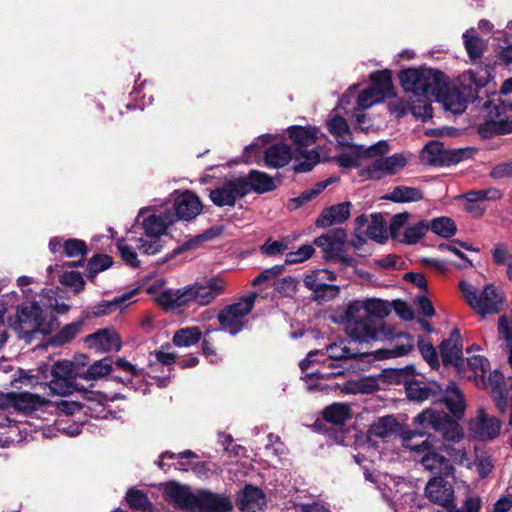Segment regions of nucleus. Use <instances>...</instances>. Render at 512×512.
Masks as SVG:
<instances>
[{
	"mask_svg": "<svg viewBox=\"0 0 512 512\" xmlns=\"http://www.w3.org/2000/svg\"><path fill=\"white\" fill-rule=\"evenodd\" d=\"M86 243L79 239H67L63 242V253L67 257L85 256L87 254Z\"/></svg>",
	"mask_w": 512,
	"mask_h": 512,
	"instance_id": "59",
	"label": "nucleus"
},
{
	"mask_svg": "<svg viewBox=\"0 0 512 512\" xmlns=\"http://www.w3.org/2000/svg\"><path fill=\"white\" fill-rule=\"evenodd\" d=\"M384 198L396 203L416 202L423 198V193L418 188L397 186Z\"/></svg>",
	"mask_w": 512,
	"mask_h": 512,
	"instance_id": "40",
	"label": "nucleus"
},
{
	"mask_svg": "<svg viewBox=\"0 0 512 512\" xmlns=\"http://www.w3.org/2000/svg\"><path fill=\"white\" fill-rule=\"evenodd\" d=\"M462 150L445 149L439 141L429 142L421 151L420 159L424 164L434 166H449L463 159Z\"/></svg>",
	"mask_w": 512,
	"mask_h": 512,
	"instance_id": "20",
	"label": "nucleus"
},
{
	"mask_svg": "<svg viewBox=\"0 0 512 512\" xmlns=\"http://www.w3.org/2000/svg\"><path fill=\"white\" fill-rule=\"evenodd\" d=\"M465 48L471 59L479 58L484 50V41L476 35V31L471 28L463 34Z\"/></svg>",
	"mask_w": 512,
	"mask_h": 512,
	"instance_id": "45",
	"label": "nucleus"
},
{
	"mask_svg": "<svg viewBox=\"0 0 512 512\" xmlns=\"http://www.w3.org/2000/svg\"><path fill=\"white\" fill-rule=\"evenodd\" d=\"M112 263V258L108 255L93 256L87 264V277L94 279L98 273L111 267Z\"/></svg>",
	"mask_w": 512,
	"mask_h": 512,
	"instance_id": "51",
	"label": "nucleus"
},
{
	"mask_svg": "<svg viewBox=\"0 0 512 512\" xmlns=\"http://www.w3.org/2000/svg\"><path fill=\"white\" fill-rule=\"evenodd\" d=\"M292 158V152L286 144H275L265 151V163L271 168L285 166Z\"/></svg>",
	"mask_w": 512,
	"mask_h": 512,
	"instance_id": "33",
	"label": "nucleus"
},
{
	"mask_svg": "<svg viewBox=\"0 0 512 512\" xmlns=\"http://www.w3.org/2000/svg\"><path fill=\"white\" fill-rule=\"evenodd\" d=\"M418 349L422 357L432 369L439 368L440 362L438 359V354L431 342L424 339L423 337H420L418 340Z\"/></svg>",
	"mask_w": 512,
	"mask_h": 512,
	"instance_id": "53",
	"label": "nucleus"
},
{
	"mask_svg": "<svg viewBox=\"0 0 512 512\" xmlns=\"http://www.w3.org/2000/svg\"><path fill=\"white\" fill-rule=\"evenodd\" d=\"M231 510L232 503L227 497L203 491L197 494L193 512H227Z\"/></svg>",
	"mask_w": 512,
	"mask_h": 512,
	"instance_id": "30",
	"label": "nucleus"
},
{
	"mask_svg": "<svg viewBox=\"0 0 512 512\" xmlns=\"http://www.w3.org/2000/svg\"><path fill=\"white\" fill-rule=\"evenodd\" d=\"M429 229L438 236L449 238L456 234L454 221L448 217H438L429 223Z\"/></svg>",
	"mask_w": 512,
	"mask_h": 512,
	"instance_id": "46",
	"label": "nucleus"
},
{
	"mask_svg": "<svg viewBox=\"0 0 512 512\" xmlns=\"http://www.w3.org/2000/svg\"><path fill=\"white\" fill-rule=\"evenodd\" d=\"M442 362L445 366H454L460 377H466L462 366L465 364L462 353V339L458 329H453L448 339H444L440 346Z\"/></svg>",
	"mask_w": 512,
	"mask_h": 512,
	"instance_id": "21",
	"label": "nucleus"
},
{
	"mask_svg": "<svg viewBox=\"0 0 512 512\" xmlns=\"http://www.w3.org/2000/svg\"><path fill=\"white\" fill-rule=\"evenodd\" d=\"M80 325L77 323H71L61 329L54 337V343L58 345L65 344L71 341L79 332Z\"/></svg>",
	"mask_w": 512,
	"mask_h": 512,
	"instance_id": "64",
	"label": "nucleus"
},
{
	"mask_svg": "<svg viewBox=\"0 0 512 512\" xmlns=\"http://www.w3.org/2000/svg\"><path fill=\"white\" fill-rule=\"evenodd\" d=\"M468 305L479 315L485 317L500 312L504 296L493 284H487L479 291L472 284L462 281L459 284Z\"/></svg>",
	"mask_w": 512,
	"mask_h": 512,
	"instance_id": "11",
	"label": "nucleus"
},
{
	"mask_svg": "<svg viewBox=\"0 0 512 512\" xmlns=\"http://www.w3.org/2000/svg\"><path fill=\"white\" fill-rule=\"evenodd\" d=\"M444 74L431 68H408L401 71L399 79L405 92L411 96L410 113L417 119L432 118L431 99L443 86Z\"/></svg>",
	"mask_w": 512,
	"mask_h": 512,
	"instance_id": "1",
	"label": "nucleus"
},
{
	"mask_svg": "<svg viewBox=\"0 0 512 512\" xmlns=\"http://www.w3.org/2000/svg\"><path fill=\"white\" fill-rule=\"evenodd\" d=\"M398 423L392 416L378 418L369 428L371 437L388 438L397 432Z\"/></svg>",
	"mask_w": 512,
	"mask_h": 512,
	"instance_id": "38",
	"label": "nucleus"
},
{
	"mask_svg": "<svg viewBox=\"0 0 512 512\" xmlns=\"http://www.w3.org/2000/svg\"><path fill=\"white\" fill-rule=\"evenodd\" d=\"M296 165L295 171L304 173L312 170V168L319 162L320 155L316 150H301L295 157Z\"/></svg>",
	"mask_w": 512,
	"mask_h": 512,
	"instance_id": "48",
	"label": "nucleus"
},
{
	"mask_svg": "<svg viewBox=\"0 0 512 512\" xmlns=\"http://www.w3.org/2000/svg\"><path fill=\"white\" fill-rule=\"evenodd\" d=\"M491 70L492 68L486 65L463 72L458 77L459 88H450L443 76V86L440 87L439 93H435L433 99L441 103L446 111L461 114L466 110L467 103L475 99V92L491 80Z\"/></svg>",
	"mask_w": 512,
	"mask_h": 512,
	"instance_id": "3",
	"label": "nucleus"
},
{
	"mask_svg": "<svg viewBox=\"0 0 512 512\" xmlns=\"http://www.w3.org/2000/svg\"><path fill=\"white\" fill-rule=\"evenodd\" d=\"M166 209H159L156 204L140 209L137 221H140L142 234L129 238L136 243L142 254L155 255L163 248L162 237L167 234L169 226L173 225Z\"/></svg>",
	"mask_w": 512,
	"mask_h": 512,
	"instance_id": "5",
	"label": "nucleus"
},
{
	"mask_svg": "<svg viewBox=\"0 0 512 512\" xmlns=\"http://www.w3.org/2000/svg\"><path fill=\"white\" fill-rule=\"evenodd\" d=\"M491 254L494 263L497 265H507L512 262V253L504 243L495 244Z\"/></svg>",
	"mask_w": 512,
	"mask_h": 512,
	"instance_id": "61",
	"label": "nucleus"
},
{
	"mask_svg": "<svg viewBox=\"0 0 512 512\" xmlns=\"http://www.w3.org/2000/svg\"><path fill=\"white\" fill-rule=\"evenodd\" d=\"M54 322L55 318L34 301L18 307L12 328L20 338L30 342L37 332L50 333Z\"/></svg>",
	"mask_w": 512,
	"mask_h": 512,
	"instance_id": "10",
	"label": "nucleus"
},
{
	"mask_svg": "<svg viewBox=\"0 0 512 512\" xmlns=\"http://www.w3.org/2000/svg\"><path fill=\"white\" fill-rule=\"evenodd\" d=\"M202 333L198 327H187L178 330L173 336V344L177 347H190L201 339Z\"/></svg>",
	"mask_w": 512,
	"mask_h": 512,
	"instance_id": "42",
	"label": "nucleus"
},
{
	"mask_svg": "<svg viewBox=\"0 0 512 512\" xmlns=\"http://www.w3.org/2000/svg\"><path fill=\"white\" fill-rule=\"evenodd\" d=\"M501 422L480 408L469 422L470 434L478 440H491L500 434Z\"/></svg>",
	"mask_w": 512,
	"mask_h": 512,
	"instance_id": "23",
	"label": "nucleus"
},
{
	"mask_svg": "<svg viewBox=\"0 0 512 512\" xmlns=\"http://www.w3.org/2000/svg\"><path fill=\"white\" fill-rule=\"evenodd\" d=\"M298 281L293 276H285L276 280L273 284L274 290L285 297H291L296 293Z\"/></svg>",
	"mask_w": 512,
	"mask_h": 512,
	"instance_id": "58",
	"label": "nucleus"
},
{
	"mask_svg": "<svg viewBox=\"0 0 512 512\" xmlns=\"http://www.w3.org/2000/svg\"><path fill=\"white\" fill-rule=\"evenodd\" d=\"M346 237L345 230L337 228L315 238L314 244L322 249L326 260L349 262L351 259L343 255Z\"/></svg>",
	"mask_w": 512,
	"mask_h": 512,
	"instance_id": "22",
	"label": "nucleus"
},
{
	"mask_svg": "<svg viewBox=\"0 0 512 512\" xmlns=\"http://www.w3.org/2000/svg\"><path fill=\"white\" fill-rule=\"evenodd\" d=\"M413 424L421 430L432 429L439 432L448 444H442L441 447L447 455L457 464L471 467V460L468 457L466 449L462 445L455 446L463 438V431L457 421L452 420L450 416L433 408L423 410L413 419Z\"/></svg>",
	"mask_w": 512,
	"mask_h": 512,
	"instance_id": "4",
	"label": "nucleus"
},
{
	"mask_svg": "<svg viewBox=\"0 0 512 512\" xmlns=\"http://www.w3.org/2000/svg\"><path fill=\"white\" fill-rule=\"evenodd\" d=\"M113 371V361L109 357L93 362L81 375L87 381L105 378Z\"/></svg>",
	"mask_w": 512,
	"mask_h": 512,
	"instance_id": "39",
	"label": "nucleus"
},
{
	"mask_svg": "<svg viewBox=\"0 0 512 512\" xmlns=\"http://www.w3.org/2000/svg\"><path fill=\"white\" fill-rule=\"evenodd\" d=\"M336 280V274L328 269H317L304 278V285L313 292L314 299L319 302H327L336 298L340 292L339 286L328 284V281Z\"/></svg>",
	"mask_w": 512,
	"mask_h": 512,
	"instance_id": "15",
	"label": "nucleus"
},
{
	"mask_svg": "<svg viewBox=\"0 0 512 512\" xmlns=\"http://www.w3.org/2000/svg\"><path fill=\"white\" fill-rule=\"evenodd\" d=\"M285 270V265H275L270 268L263 270L253 281V286H259L265 282L276 279Z\"/></svg>",
	"mask_w": 512,
	"mask_h": 512,
	"instance_id": "62",
	"label": "nucleus"
},
{
	"mask_svg": "<svg viewBox=\"0 0 512 512\" xmlns=\"http://www.w3.org/2000/svg\"><path fill=\"white\" fill-rule=\"evenodd\" d=\"M42 403V397L34 393L20 392L15 396V404L20 410H33Z\"/></svg>",
	"mask_w": 512,
	"mask_h": 512,
	"instance_id": "56",
	"label": "nucleus"
},
{
	"mask_svg": "<svg viewBox=\"0 0 512 512\" xmlns=\"http://www.w3.org/2000/svg\"><path fill=\"white\" fill-rule=\"evenodd\" d=\"M425 495L435 504L455 508L453 486L442 477H433L427 482Z\"/></svg>",
	"mask_w": 512,
	"mask_h": 512,
	"instance_id": "27",
	"label": "nucleus"
},
{
	"mask_svg": "<svg viewBox=\"0 0 512 512\" xmlns=\"http://www.w3.org/2000/svg\"><path fill=\"white\" fill-rule=\"evenodd\" d=\"M48 387L52 394L59 396L70 395L75 391L81 392L84 395L89 394L87 390L80 388L74 383V378L69 377H52L48 383Z\"/></svg>",
	"mask_w": 512,
	"mask_h": 512,
	"instance_id": "36",
	"label": "nucleus"
},
{
	"mask_svg": "<svg viewBox=\"0 0 512 512\" xmlns=\"http://www.w3.org/2000/svg\"><path fill=\"white\" fill-rule=\"evenodd\" d=\"M484 128L490 133L506 134L512 132V103L500 102L489 112Z\"/></svg>",
	"mask_w": 512,
	"mask_h": 512,
	"instance_id": "24",
	"label": "nucleus"
},
{
	"mask_svg": "<svg viewBox=\"0 0 512 512\" xmlns=\"http://www.w3.org/2000/svg\"><path fill=\"white\" fill-rule=\"evenodd\" d=\"M423 431L406 432L402 437L403 446L419 458L420 463L426 470L446 477L452 476L454 467L447 458L436 452L441 447L437 445L438 441L435 436L428 435L426 439L420 442L416 440V436H422Z\"/></svg>",
	"mask_w": 512,
	"mask_h": 512,
	"instance_id": "9",
	"label": "nucleus"
},
{
	"mask_svg": "<svg viewBox=\"0 0 512 512\" xmlns=\"http://www.w3.org/2000/svg\"><path fill=\"white\" fill-rule=\"evenodd\" d=\"M165 498L181 509L193 512L197 495L193 494L186 486L170 484L164 491Z\"/></svg>",
	"mask_w": 512,
	"mask_h": 512,
	"instance_id": "31",
	"label": "nucleus"
},
{
	"mask_svg": "<svg viewBox=\"0 0 512 512\" xmlns=\"http://www.w3.org/2000/svg\"><path fill=\"white\" fill-rule=\"evenodd\" d=\"M498 332L500 338L505 342L508 362L512 368V318L501 316L498 320Z\"/></svg>",
	"mask_w": 512,
	"mask_h": 512,
	"instance_id": "47",
	"label": "nucleus"
},
{
	"mask_svg": "<svg viewBox=\"0 0 512 512\" xmlns=\"http://www.w3.org/2000/svg\"><path fill=\"white\" fill-rule=\"evenodd\" d=\"M135 293L136 290H132L124 293L121 296L115 297L111 301H103L95 307L94 314L97 316L104 315L116 310L117 308L127 305V302H130Z\"/></svg>",
	"mask_w": 512,
	"mask_h": 512,
	"instance_id": "44",
	"label": "nucleus"
},
{
	"mask_svg": "<svg viewBox=\"0 0 512 512\" xmlns=\"http://www.w3.org/2000/svg\"><path fill=\"white\" fill-rule=\"evenodd\" d=\"M315 253L313 245L304 244L300 246L296 251L288 252L285 255V265H293L303 263L310 259Z\"/></svg>",
	"mask_w": 512,
	"mask_h": 512,
	"instance_id": "54",
	"label": "nucleus"
},
{
	"mask_svg": "<svg viewBox=\"0 0 512 512\" xmlns=\"http://www.w3.org/2000/svg\"><path fill=\"white\" fill-rule=\"evenodd\" d=\"M366 235L379 243H383L387 239V232L383 225L382 216L380 214L371 215V223L368 224Z\"/></svg>",
	"mask_w": 512,
	"mask_h": 512,
	"instance_id": "50",
	"label": "nucleus"
},
{
	"mask_svg": "<svg viewBox=\"0 0 512 512\" xmlns=\"http://www.w3.org/2000/svg\"><path fill=\"white\" fill-rule=\"evenodd\" d=\"M378 488L395 512H405L408 507L412 508L415 505L414 486L401 477L382 475Z\"/></svg>",
	"mask_w": 512,
	"mask_h": 512,
	"instance_id": "12",
	"label": "nucleus"
},
{
	"mask_svg": "<svg viewBox=\"0 0 512 512\" xmlns=\"http://www.w3.org/2000/svg\"><path fill=\"white\" fill-rule=\"evenodd\" d=\"M126 501L133 509L140 511H150L152 503L147 495L140 490L130 489L126 494Z\"/></svg>",
	"mask_w": 512,
	"mask_h": 512,
	"instance_id": "52",
	"label": "nucleus"
},
{
	"mask_svg": "<svg viewBox=\"0 0 512 512\" xmlns=\"http://www.w3.org/2000/svg\"><path fill=\"white\" fill-rule=\"evenodd\" d=\"M188 303H196L206 306L222 295L227 287V282L221 277H212L204 282H196L185 286Z\"/></svg>",
	"mask_w": 512,
	"mask_h": 512,
	"instance_id": "16",
	"label": "nucleus"
},
{
	"mask_svg": "<svg viewBox=\"0 0 512 512\" xmlns=\"http://www.w3.org/2000/svg\"><path fill=\"white\" fill-rule=\"evenodd\" d=\"M389 313L390 304L382 299L354 300L345 310L346 330L360 340H378L385 334L381 319Z\"/></svg>",
	"mask_w": 512,
	"mask_h": 512,
	"instance_id": "2",
	"label": "nucleus"
},
{
	"mask_svg": "<svg viewBox=\"0 0 512 512\" xmlns=\"http://www.w3.org/2000/svg\"><path fill=\"white\" fill-rule=\"evenodd\" d=\"M288 249L287 243L269 238L259 250L262 255L274 257L283 254Z\"/></svg>",
	"mask_w": 512,
	"mask_h": 512,
	"instance_id": "60",
	"label": "nucleus"
},
{
	"mask_svg": "<svg viewBox=\"0 0 512 512\" xmlns=\"http://www.w3.org/2000/svg\"><path fill=\"white\" fill-rule=\"evenodd\" d=\"M349 202L339 203L325 209L316 220L318 227H329L335 224H341L350 216Z\"/></svg>",
	"mask_w": 512,
	"mask_h": 512,
	"instance_id": "32",
	"label": "nucleus"
},
{
	"mask_svg": "<svg viewBox=\"0 0 512 512\" xmlns=\"http://www.w3.org/2000/svg\"><path fill=\"white\" fill-rule=\"evenodd\" d=\"M85 344L88 348L94 349L98 352H118L122 343L119 335L113 329H99L95 333L86 336Z\"/></svg>",
	"mask_w": 512,
	"mask_h": 512,
	"instance_id": "28",
	"label": "nucleus"
},
{
	"mask_svg": "<svg viewBox=\"0 0 512 512\" xmlns=\"http://www.w3.org/2000/svg\"><path fill=\"white\" fill-rule=\"evenodd\" d=\"M245 179L246 184L250 186L249 192L253 190L262 194L276 188L273 178L264 172L252 170Z\"/></svg>",
	"mask_w": 512,
	"mask_h": 512,
	"instance_id": "35",
	"label": "nucleus"
},
{
	"mask_svg": "<svg viewBox=\"0 0 512 512\" xmlns=\"http://www.w3.org/2000/svg\"><path fill=\"white\" fill-rule=\"evenodd\" d=\"M256 298L257 294L253 292L241 298L238 302L225 307L218 315L220 330L233 336L242 331Z\"/></svg>",
	"mask_w": 512,
	"mask_h": 512,
	"instance_id": "13",
	"label": "nucleus"
},
{
	"mask_svg": "<svg viewBox=\"0 0 512 512\" xmlns=\"http://www.w3.org/2000/svg\"><path fill=\"white\" fill-rule=\"evenodd\" d=\"M406 395L410 400L422 402L436 398L446 405L447 409L457 418H460L466 408L463 393L457 385L450 383L445 389L435 381L424 383L411 380L405 384Z\"/></svg>",
	"mask_w": 512,
	"mask_h": 512,
	"instance_id": "7",
	"label": "nucleus"
},
{
	"mask_svg": "<svg viewBox=\"0 0 512 512\" xmlns=\"http://www.w3.org/2000/svg\"><path fill=\"white\" fill-rule=\"evenodd\" d=\"M329 132L341 146H349L352 141L350 128L343 117L334 116L327 121Z\"/></svg>",
	"mask_w": 512,
	"mask_h": 512,
	"instance_id": "34",
	"label": "nucleus"
},
{
	"mask_svg": "<svg viewBox=\"0 0 512 512\" xmlns=\"http://www.w3.org/2000/svg\"><path fill=\"white\" fill-rule=\"evenodd\" d=\"M246 179L234 178L224 182L220 187L210 191L211 201L218 207L233 206L238 199L243 198L249 193Z\"/></svg>",
	"mask_w": 512,
	"mask_h": 512,
	"instance_id": "18",
	"label": "nucleus"
},
{
	"mask_svg": "<svg viewBox=\"0 0 512 512\" xmlns=\"http://www.w3.org/2000/svg\"><path fill=\"white\" fill-rule=\"evenodd\" d=\"M323 416L326 421L341 425L350 417V407L343 403H334L323 412Z\"/></svg>",
	"mask_w": 512,
	"mask_h": 512,
	"instance_id": "43",
	"label": "nucleus"
},
{
	"mask_svg": "<svg viewBox=\"0 0 512 512\" xmlns=\"http://www.w3.org/2000/svg\"><path fill=\"white\" fill-rule=\"evenodd\" d=\"M274 140V136L271 134H264L257 137L250 145L245 147V162H251L253 157H257L262 148L268 143Z\"/></svg>",
	"mask_w": 512,
	"mask_h": 512,
	"instance_id": "55",
	"label": "nucleus"
},
{
	"mask_svg": "<svg viewBox=\"0 0 512 512\" xmlns=\"http://www.w3.org/2000/svg\"><path fill=\"white\" fill-rule=\"evenodd\" d=\"M318 129L316 127H289V137L292 142L300 147H307L315 143L317 139Z\"/></svg>",
	"mask_w": 512,
	"mask_h": 512,
	"instance_id": "37",
	"label": "nucleus"
},
{
	"mask_svg": "<svg viewBox=\"0 0 512 512\" xmlns=\"http://www.w3.org/2000/svg\"><path fill=\"white\" fill-rule=\"evenodd\" d=\"M61 284L70 287L74 293H79L84 289L85 281L82 275L76 271H65L60 277Z\"/></svg>",
	"mask_w": 512,
	"mask_h": 512,
	"instance_id": "57",
	"label": "nucleus"
},
{
	"mask_svg": "<svg viewBox=\"0 0 512 512\" xmlns=\"http://www.w3.org/2000/svg\"><path fill=\"white\" fill-rule=\"evenodd\" d=\"M384 333L385 334L382 335L378 340L389 339L391 340V343L389 348L379 349L375 352L379 359L404 356L413 350L414 340L411 335L406 333H398L392 335V333L388 331L385 326Z\"/></svg>",
	"mask_w": 512,
	"mask_h": 512,
	"instance_id": "25",
	"label": "nucleus"
},
{
	"mask_svg": "<svg viewBox=\"0 0 512 512\" xmlns=\"http://www.w3.org/2000/svg\"><path fill=\"white\" fill-rule=\"evenodd\" d=\"M135 236L134 234L127 236L126 238L119 239L117 242V247L121 258L123 261L132 267H138L140 262L138 260L137 252H136V243L129 238Z\"/></svg>",
	"mask_w": 512,
	"mask_h": 512,
	"instance_id": "41",
	"label": "nucleus"
},
{
	"mask_svg": "<svg viewBox=\"0 0 512 512\" xmlns=\"http://www.w3.org/2000/svg\"><path fill=\"white\" fill-rule=\"evenodd\" d=\"M429 230V222L420 220L408 225L403 232L402 241L407 244L417 243Z\"/></svg>",
	"mask_w": 512,
	"mask_h": 512,
	"instance_id": "49",
	"label": "nucleus"
},
{
	"mask_svg": "<svg viewBox=\"0 0 512 512\" xmlns=\"http://www.w3.org/2000/svg\"><path fill=\"white\" fill-rule=\"evenodd\" d=\"M176 197L173 200L172 208H166L169 219L173 222L179 220L191 221L202 212V203L198 196L191 191H174Z\"/></svg>",
	"mask_w": 512,
	"mask_h": 512,
	"instance_id": "17",
	"label": "nucleus"
},
{
	"mask_svg": "<svg viewBox=\"0 0 512 512\" xmlns=\"http://www.w3.org/2000/svg\"><path fill=\"white\" fill-rule=\"evenodd\" d=\"M406 162V158L402 154L380 157L369 164L362 174L369 179H381L386 175L398 172L406 165Z\"/></svg>",
	"mask_w": 512,
	"mask_h": 512,
	"instance_id": "26",
	"label": "nucleus"
},
{
	"mask_svg": "<svg viewBox=\"0 0 512 512\" xmlns=\"http://www.w3.org/2000/svg\"><path fill=\"white\" fill-rule=\"evenodd\" d=\"M237 505L242 512H261L266 505V497L261 489L246 485L238 495Z\"/></svg>",
	"mask_w": 512,
	"mask_h": 512,
	"instance_id": "29",
	"label": "nucleus"
},
{
	"mask_svg": "<svg viewBox=\"0 0 512 512\" xmlns=\"http://www.w3.org/2000/svg\"><path fill=\"white\" fill-rule=\"evenodd\" d=\"M469 372L462 366L467 379L474 381L476 386L490 388L492 397L498 410L503 413L508 408L509 391L506 384L502 386L503 375L498 372H489V362L483 356H471L467 358Z\"/></svg>",
	"mask_w": 512,
	"mask_h": 512,
	"instance_id": "8",
	"label": "nucleus"
},
{
	"mask_svg": "<svg viewBox=\"0 0 512 512\" xmlns=\"http://www.w3.org/2000/svg\"><path fill=\"white\" fill-rule=\"evenodd\" d=\"M268 443L265 445V450L278 458L279 460L286 454V447L281 442L280 437L272 433L268 434Z\"/></svg>",
	"mask_w": 512,
	"mask_h": 512,
	"instance_id": "63",
	"label": "nucleus"
},
{
	"mask_svg": "<svg viewBox=\"0 0 512 512\" xmlns=\"http://www.w3.org/2000/svg\"><path fill=\"white\" fill-rule=\"evenodd\" d=\"M370 79L373 85L364 89L357 97V106L360 110L368 109L393 95V84L388 71L372 73Z\"/></svg>",
	"mask_w": 512,
	"mask_h": 512,
	"instance_id": "14",
	"label": "nucleus"
},
{
	"mask_svg": "<svg viewBox=\"0 0 512 512\" xmlns=\"http://www.w3.org/2000/svg\"><path fill=\"white\" fill-rule=\"evenodd\" d=\"M347 334L349 338L338 339L326 346L324 350L326 358H323V365L330 371L323 376L335 377L360 369L356 362L368 355V352L362 349V345L370 343L372 340H360L348 332Z\"/></svg>",
	"mask_w": 512,
	"mask_h": 512,
	"instance_id": "6",
	"label": "nucleus"
},
{
	"mask_svg": "<svg viewBox=\"0 0 512 512\" xmlns=\"http://www.w3.org/2000/svg\"><path fill=\"white\" fill-rule=\"evenodd\" d=\"M164 284V280H157L147 289L159 306L168 311L189 304L185 286L179 289H166Z\"/></svg>",
	"mask_w": 512,
	"mask_h": 512,
	"instance_id": "19",
	"label": "nucleus"
}]
</instances>
